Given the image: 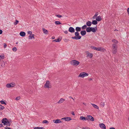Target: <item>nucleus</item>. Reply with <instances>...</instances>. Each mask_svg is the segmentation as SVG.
I'll return each instance as SVG.
<instances>
[{
    "label": "nucleus",
    "mask_w": 129,
    "mask_h": 129,
    "mask_svg": "<svg viewBox=\"0 0 129 129\" xmlns=\"http://www.w3.org/2000/svg\"><path fill=\"white\" fill-rule=\"evenodd\" d=\"M19 34L21 36L23 37L26 34L25 33L24 31H21Z\"/></svg>",
    "instance_id": "13"
},
{
    "label": "nucleus",
    "mask_w": 129,
    "mask_h": 129,
    "mask_svg": "<svg viewBox=\"0 0 129 129\" xmlns=\"http://www.w3.org/2000/svg\"><path fill=\"white\" fill-rule=\"evenodd\" d=\"M53 122L55 123H60L61 122V120L59 119H57L56 120H53Z\"/></svg>",
    "instance_id": "11"
},
{
    "label": "nucleus",
    "mask_w": 129,
    "mask_h": 129,
    "mask_svg": "<svg viewBox=\"0 0 129 129\" xmlns=\"http://www.w3.org/2000/svg\"><path fill=\"white\" fill-rule=\"evenodd\" d=\"M0 102L2 104H4L5 105H6V104L5 102L3 100L1 101Z\"/></svg>",
    "instance_id": "36"
},
{
    "label": "nucleus",
    "mask_w": 129,
    "mask_h": 129,
    "mask_svg": "<svg viewBox=\"0 0 129 129\" xmlns=\"http://www.w3.org/2000/svg\"><path fill=\"white\" fill-rule=\"evenodd\" d=\"M3 126V125L2 124H0V127H2Z\"/></svg>",
    "instance_id": "52"
},
{
    "label": "nucleus",
    "mask_w": 129,
    "mask_h": 129,
    "mask_svg": "<svg viewBox=\"0 0 129 129\" xmlns=\"http://www.w3.org/2000/svg\"><path fill=\"white\" fill-rule=\"evenodd\" d=\"M93 56V54L91 53H89L87 54V56L90 58H91Z\"/></svg>",
    "instance_id": "26"
},
{
    "label": "nucleus",
    "mask_w": 129,
    "mask_h": 129,
    "mask_svg": "<svg viewBox=\"0 0 129 129\" xmlns=\"http://www.w3.org/2000/svg\"><path fill=\"white\" fill-rule=\"evenodd\" d=\"M7 119L6 118H3L2 120V123H3V125H6V124L7 121Z\"/></svg>",
    "instance_id": "7"
},
{
    "label": "nucleus",
    "mask_w": 129,
    "mask_h": 129,
    "mask_svg": "<svg viewBox=\"0 0 129 129\" xmlns=\"http://www.w3.org/2000/svg\"><path fill=\"white\" fill-rule=\"evenodd\" d=\"M127 12L128 14L129 15V8H128L127 9Z\"/></svg>",
    "instance_id": "49"
},
{
    "label": "nucleus",
    "mask_w": 129,
    "mask_h": 129,
    "mask_svg": "<svg viewBox=\"0 0 129 129\" xmlns=\"http://www.w3.org/2000/svg\"><path fill=\"white\" fill-rule=\"evenodd\" d=\"M12 50L14 52H15L17 50V48L16 47H14L13 48Z\"/></svg>",
    "instance_id": "39"
},
{
    "label": "nucleus",
    "mask_w": 129,
    "mask_h": 129,
    "mask_svg": "<svg viewBox=\"0 0 129 129\" xmlns=\"http://www.w3.org/2000/svg\"><path fill=\"white\" fill-rule=\"evenodd\" d=\"M35 35L33 34H31V35L29 36V39L30 38V39H32V38H33L34 39H35V37H34Z\"/></svg>",
    "instance_id": "21"
},
{
    "label": "nucleus",
    "mask_w": 129,
    "mask_h": 129,
    "mask_svg": "<svg viewBox=\"0 0 129 129\" xmlns=\"http://www.w3.org/2000/svg\"><path fill=\"white\" fill-rule=\"evenodd\" d=\"M6 125H8V126H10V122H9V121L8 120H7L6 124Z\"/></svg>",
    "instance_id": "37"
},
{
    "label": "nucleus",
    "mask_w": 129,
    "mask_h": 129,
    "mask_svg": "<svg viewBox=\"0 0 129 129\" xmlns=\"http://www.w3.org/2000/svg\"><path fill=\"white\" fill-rule=\"evenodd\" d=\"M91 104L93 106V107L97 109H99V107L96 105L93 104Z\"/></svg>",
    "instance_id": "29"
},
{
    "label": "nucleus",
    "mask_w": 129,
    "mask_h": 129,
    "mask_svg": "<svg viewBox=\"0 0 129 129\" xmlns=\"http://www.w3.org/2000/svg\"><path fill=\"white\" fill-rule=\"evenodd\" d=\"M20 99V96H18L16 97V100H18Z\"/></svg>",
    "instance_id": "43"
},
{
    "label": "nucleus",
    "mask_w": 129,
    "mask_h": 129,
    "mask_svg": "<svg viewBox=\"0 0 129 129\" xmlns=\"http://www.w3.org/2000/svg\"><path fill=\"white\" fill-rule=\"evenodd\" d=\"M5 129H12V128H10L9 127H5Z\"/></svg>",
    "instance_id": "47"
},
{
    "label": "nucleus",
    "mask_w": 129,
    "mask_h": 129,
    "mask_svg": "<svg viewBox=\"0 0 129 129\" xmlns=\"http://www.w3.org/2000/svg\"><path fill=\"white\" fill-rule=\"evenodd\" d=\"M65 99L62 98H61L57 102L58 104H60L63 103Z\"/></svg>",
    "instance_id": "12"
},
{
    "label": "nucleus",
    "mask_w": 129,
    "mask_h": 129,
    "mask_svg": "<svg viewBox=\"0 0 129 129\" xmlns=\"http://www.w3.org/2000/svg\"><path fill=\"white\" fill-rule=\"evenodd\" d=\"M2 30L0 29V35L2 33Z\"/></svg>",
    "instance_id": "48"
},
{
    "label": "nucleus",
    "mask_w": 129,
    "mask_h": 129,
    "mask_svg": "<svg viewBox=\"0 0 129 129\" xmlns=\"http://www.w3.org/2000/svg\"><path fill=\"white\" fill-rule=\"evenodd\" d=\"M55 23L56 25H58L61 24V23L59 21H56L55 22Z\"/></svg>",
    "instance_id": "32"
},
{
    "label": "nucleus",
    "mask_w": 129,
    "mask_h": 129,
    "mask_svg": "<svg viewBox=\"0 0 129 129\" xmlns=\"http://www.w3.org/2000/svg\"><path fill=\"white\" fill-rule=\"evenodd\" d=\"M102 19L100 16L97 17L96 18V20L98 21H101Z\"/></svg>",
    "instance_id": "18"
},
{
    "label": "nucleus",
    "mask_w": 129,
    "mask_h": 129,
    "mask_svg": "<svg viewBox=\"0 0 129 129\" xmlns=\"http://www.w3.org/2000/svg\"><path fill=\"white\" fill-rule=\"evenodd\" d=\"M27 33L28 34H30V35H31L32 32L31 31H28Z\"/></svg>",
    "instance_id": "44"
},
{
    "label": "nucleus",
    "mask_w": 129,
    "mask_h": 129,
    "mask_svg": "<svg viewBox=\"0 0 129 129\" xmlns=\"http://www.w3.org/2000/svg\"><path fill=\"white\" fill-rule=\"evenodd\" d=\"M61 40H60L59 38H58L57 39L53 40L52 42H59Z\"/></svg>",
    "instance_id": "28"
},
{
    "label": "nucleus",
    "mask_w": 129,
    "mask_h": 129,
    "mask_svg": "<svg viewBox=\"0 0 129 129\" xmlns=\"http://www.w3.org/2000/svg\"><path fill=\"white\" fill-rule=\"evenodd\" d=\"M92 24V22L90 21H88L87 22L86 24L88 26H91Z\"/></svg>",
    "instance_id": "19"
},
{
    "label": "nucleus",
    "mask_w": 129,
    "mask_h": 129,
    "mask_svg": "<svg viewBox=\"0 0 129 129\" xmlns=\"http://www.w3.org/2000/svg\"><path fill=\"white\" fill-rule=\"evenodd\" d=\"M112 49H115L116 48H117V45H116L115 44H113L112 46Z\"/></svg>",
    "instance_id": "20"
},
{
    "label": "nucleus",
    "mask_w": 129,
    "mask_h": 129,
    "mask_svg": "<svg viewBox=\"0 0 129 129\" xmlns=\"http://www.w3.org/2000/svg\"><path fill=\"white\" fill-rule=\"evenodd\" d=\"M118 42L117 40H115V41L114 42V43L113 44H115L116 45H117V44H118Z\"/></svg>",
    "instance_id": "42"
},
{
    "label": "nucleus",
    "mask_w": 129,
    "mask_h": 129,
    "mask_svg": "<svg viewBox=\"0 0 129 129\" xmlns=\"http://www.w3.org/2000/svg\"><path fill=\"white\" fill-rule=\"evenodd\" d=\"M56 16L59 18H60L62 17V16L61 15H56Z\"/></svg>",
    "instance_id": "41"
},
{
    "label": "nucleus",
    "mask_w": 129,
    "mask_h": 129,
    "mask_svg": "<svg viewBox=\"0 0 129 129\" xmlns=\"http://www.w3.org/2000/svg\"><path fill=\"white\" fill-rule=\"evenodd\" d=\"M110 129H115V128L113 127H110Z\"/></svg>",
    "instance_id": "53"
},
{
    "label": "nucleus",
    "mask_w": 129,
    "mask_h": 129,
    "mask_svg": "<svg viewBox=\"0 0 129 129\" xmlns=\"http://www.w3.org/2000/svg\"><path fill=\"white\" fill-rule=\"evenodd\" d=\"M75 36L72 37V39L74 40H78L80 39L81 38V36H79V34L78 32L76 31L75 33Z\"/></svg>",
    "instance_id": "1"
},
{
    "label": "nucleus",
    "mask_w": 129,
    "mask_h": 129,
    "mask_svg": "<svg viewBox=\"0 0 129 129\" xmlns=\"http://www.w3.org/2000/svg\"><path fill=\"white\" fill-rule=\"evenodd\" d=\"M86 30L87 32L89 33L91 31V27H88L86 28Z\"/></svg>",
    "instance_id": "16"
},
{
    "label": "nucleus",
    "mask_w": 129,
    "mask_h": 129,
    "mask_svg": "<svg viewBox=\"0 0 129 129\" xmlns=\"http://www.w3.org/2000/svg\"><path fill=\"white\" fill-rule=\"evenodd\" d=\"M42 30L43 33L45 34H47L48 33V32L47 30L45 29L44 28H42Z\"/></svg>",
    "instance_id": "15"
},
{
    "label": "nucleus",
    "mask_w": 129,
    "mask_h": 129,
    "mask_svg": "<svg viewBox=\"0 0 129 129\" xmlns=\"http://www.w3.org/2000/svg\"><path fill=\"white\" fill-rule=\"evenodd\" d=\"M87 117H85L83 116H81L80 117V119L81 120H82L83 121L85 120H87Z\"/></svg>",
    "instance_id": "17"
},
{
    "label": "nucleus",
    "mask_w": 129,
    "mask_h": 129,
    "mask_svg": "<svg viewBox=\"0 0 129 129\" xmlns=\"http://www.w3.org/2000/svg\"><path fill=\"white\" fill-rule=\"evenodd\" d=\"M115 40V39H113V40H112V42H113L114 43V42L115 41V40Z\"/></svg>",
    "instance_id": "50"
},
{
    "label": "nucleus",
    "mask_w": 129,
    "mask_h": 129,
    "mask_svg": "<svg viewBox=\"0 0 129 129\" xmlns=\"http://www.w3.org/2000/svg\"><path fill=\"white\" fill-rule=\"evenodd\" d=\"M91 31L93 33H95L96 32V30L95 28L94 27H91Z\"/></svg>",
    "instance_id": "30"
},
{
    "label": "nucleus",
    "mask_w": 129,
    "mask_h": 129,
    "mask_svg": "<svg viewBox=\"0 0 129 129\" xmlns=\"http://www.w3.org/2000/svg\"><path fill=\"white\" fill-rule=\"evenodd\" d=\"M72 114L73 115H75V114L73 112H72Z\"/></svg>",
    "instance_id": "51"
},
{
    "label": "nucleus",
    "mask_w": 129,
    "mask_h": 129,
    "mask_svg": "<svg viewBox=\"0 0 129 129\" xmlns=\"http://www.w3.org/2000/svg\"><path fill=\"white\" fill-rule=\"evenodd\" d=\"M19 22L18 20H16L15 22L14 23V25H16Z\"/></svg>",
    "instance_id": "35"
},
{
    "label": "nucleus",
    "mask_w": 129,
    "mask_h": 129,
    "mask_svg": "<svg viewBox=\"0 0 129 129\" xmlns=\"http://www.w3.org/2000/svg\"><path fill=\"white\" fill-rule=\"evenodd\" d=\"M88 73L85 72H83L81 73L78 76L79 77L83 78L85 76H88Z\"/></svg>",
    "instance_id": "3"
},
{
    "label": "nucleus",
    "mask_w": 129,
    "mask_h": 129,
    "mask_svg": "<svg viewBox=\"0 0 129 129\" xmlns=\"http://www.w3.org/2000/svg\"><path fill=\"white\" fill-rule=\"evenodd\" d=\"M34 129H44V128L43 127H35L34 128Z\"/></svg>",
    "instance_id": "31"
},
{
    "label": "nucleus",
    "mask_w": 129,
    "mask_h": 129,
    "mask_svg": "<svg viewBox=\"0 0 129 129\" xmlns=\"http://www.w3.org/2000/svg\"><path fill=\"white\" fill-rule=\"evenodd\" d=\"M87 117V120H90L91 121H93L94 120V119L92 116L90 115H88Z\"/></svg>",
    "instance_id": "4"
},
{
    "label": "nucleus",
    "mask_w": 129,
    "mask_h": 129,
    "mask_svg": "<svg viewBox=\"0 0 129 129\" xmlns=\"http://www.w3.org/2000/svg\"><path fill=\"white\" fill-rule=\"evenodd\" d=\"M68 31L71 33H74L75 32V29L73 27H70L69 28Z\"/></svg>",
    "instance_id": "6"
},
{
    "label": "nucleus",
    "mask_w": 129,
    "mask_h": 129,
    "mask_svg": "<svg viewBox=\"0 0 129 129\" xmlns=\"http://www.w3.org/2000/svg\"><path fill=\"white\" fill-rule=\"evenodd\" d=\"M49 81H47L44 85L45 87V88H49Z\"/></svg>",
    "instance_id": "9"
},
{
    "label": "nucleus",
    "mask_w": 129,
    "mask_h": 129,
    "mask_svg": "<svg viewBox=\"0 0 129 129\" xmlns=\"http://www.w3.org/2000/svg\"><path fill=\"white\" fill-rule=\"evenodd\" d=\"M100 105L102 106L103 107H104L105 105L104 102H101V103Z\"/></svg>",
    "instance_id": "40"
},
{
    "label": "nucleus",
    "mask_w": 129,
    "mask_h": 129,
    "mask_svg": "<svg viewBox=\"0 0 129 129\" xmlns=\"http://www.w3.org/2000/svg\"><path fill=\"white\" fill-rule=\"evenodd\" d=\"M64 32L66 34H67L68 33V32L67 30H66L65 31H64Z\"/></svg>",
    "instance_id": "46"
},
{
    "label": "nucleus",
    "mask_w": 129,
    "mask_h": 129,
    "mask_svg": "<svg viewBox=\"0 0 129 129\" xmlns=\"http://www.w3.org/2000/svg\"><path fill=\"white\" fill-rule=\"evenodd\" d=\"M55 39V37L53 36L52 37V39Z\"/></svg>",
    "instance_id": "56"
},
{
    "label": "nucleus",
    "mask_w": 129,
    "mask_h": 129,
    "mask_svg": "<svg viewBox=\"0 0 129 129\" xmlns=\"http://www.w3.org/2000/svg\"><path fill=\"white\" fill-rule=\"evenodd\" d=\"M99 125L100 127L103 129H106V126L103 123H100Z\"/></svg>",
    "instance_id": "8"
},
{
    "label": "nucleus",
    "mask_w": 129,
    "mask_h": 129,
    "mask_svg": "<svg viewBox=\"0 0 129 129\" xmlns=\"http://www.w3.org/2000/svg\"><path fill=\"white\" fill-rule=\"evenodd\" d=\"M72 120V118L71 117H66L65 118V121H69Z\"/></svg>",
    "instance_id": "24"
},
{
    "label": "nucleus",
    "mask_w": 129,
    "mask_h": 129,
    "mask_svg": "<svg viewBox=\"0 0 129 129\" xmlns=\"http://www.w3.org/2000/svg\"><path fill=\"white\" fill-rule=\"evenodd\" d=\"M5 108V107L4 106H2L0 104V110H3Z\"/></svg>",
    "instance_id": "34"
},
{
    "label": "nucleus",
    "mask_w": 129,
    "mask_h": 129,
    "mask_svg": "<svg viewBox=\"0 0 129 129\" xmlns=\"http://www.w3.org/2000/svg\"><path fill=\"white\" fill-rule=\"evenodd\" d=\"M72 99L73 100V101H74V99L73 98V99Z\"/></svg>",
    "instance_id": "60"
},
{
    "label": "nucleus",
    "mask_w": 129,
    "mask_h": 129,
    "mask_svg": "<svg viewBox=\"0 0 129 129\" xmlns=\"http://www.w3.org/2000/svg\"><path fill=\"white\" fill-rule=\"evenodd\" d=\"M90 80H92V79L91 78H90Z\"/></svg>",
    "instance_id": "61"
},
{
    "label": "nucleus",
    "mask_w": 129,
    "mask_h": 129,
    "mask_svg": "<svg viewBox=\"0 0 129 129\" xmlns=\"http://www.w3.org/2000/svg\"><path fill=\"white\" fill-rule=\"evenodd\" d=\"M98 21L96 20H92V23L93 25H96L98 23Z\"/></svg>",
    "instance_id": "23"
},
{
    "label": "nucleus",
    "mask_w": 129,
    "mask_h": 129,
    "mask_svg": "<svg viewBox=\"0 0 129 129\" xmlns=\"http://www.w3.org/2000/svg\"><path fill=\"white\" fill-rule=\"evenodd\" d=\"M128 120H129V117H128Z\"/></svg>",
    "instance_id": "62"
},
{
    "label": "nucleus",
    "mask_w": 129,
    "mask_h": 129,
    "mask_svg": "<svg viewBox=\"0 0 129 129\" xmlns=\"http://www.w3.org/2000/svg\"><path fill=\"white\" fill-rule=\"evenodd\" d=\"M90 48L93 49L97 51H102V50H101V48L100 47L98 48H96L93 46H91Z\"/></svg>",
    "instance_id": "5"
},
{
    "label": "nucleus",
    "mask_w": 129,
    "mask_h": 129,
    "mask_svg": "<svg viewBox=\"0 0 129 129\" xmlns=\"http://www.w3.org/2000/svg\"><path fill=\"white\" fill-rule=\"evenodd\" d=\"M86 31L85 30H82L80 32L82 36H84L86 35Z\"/></svg>",
    "instance_id": "14"
},
{
    "label": "nucleus",
    "mask_w": 129,
    "mask_h": 129,
    "mask_svg": "<svg viewBox=\"0 0 129 129\" xmlns=\"http://www.w3.org/2000/svg\"><path fill=\"white\" fill-rule=\"evenodd\" d=\"M7 45L6 43H4V48H6Z\"/></svg>",
    "instance_id": "45"
},
{
    "label": "nucleus",
    "mask_w": 129,
    "mask_h": 129,
    "mask_svg": "<svg viewBox=\"0 0 129 129\" xmlns=\"http://www.w3.org/2000/svg\"><path fill=\"white\" fill-rule=\"evenodd\" d=\"M117 52V48L112 49V53L114 54H116Z\"/></svg>",
    "instance_id": "25"
},
{
    "label": "nucleus",
    "mask_w": 129,
    "mask_h": 129,
    "mask_svg": "<svg viewBox=\"0 0 129 129\" xmlns=\"http://www.w3.org/2000/svg\"><path fill=\"white\" fill-rule=\"evenodd\" d=\"M43 123H49V122L46 120H43Z\"/></svg>",
    "instance_id": "38"
},
{
    "label": "nucleus",
    "mask_w": 129,
    "mask_h": 129,
    "mask_svg": "<svg viewBox=\"0 0 129 129\" xmlns=\"http://www.w3.org/2000/svg\"><path fill=\"white\" fill-rule=\"evenodd\" d=\"M70 63L72 65L74 66H77L79 65L80 62L76 60H73L71 61Z\"/></svg>",
    "instance_id": "2"
},
{
    "label": "nucleus",
    "mask_w": 129,
    "mask_h": 129,
    "mask_svg": "<svg viewBox=\"0 0 129 129\" xmlns=\"http://www.w3.org/2000/svg\"><path fill=\"white\" fill-rule=\"evenodd\" d=\"M95 28L96 30V31L97 30V28L96 27Z\"/></svg>",
    "instance_id": "55"
},
{
    "label": "nucleus",
    "mask_w": 129,
    "mask_h": 129,
    "mask_svg": "<svg viewBox=\"0 0 129 129\" xmlns=\"http://www.w3.org/2000/svg\"><path fill=\"white\" fill-rule=\"evenodd\" d=\"M69 98L71 99H73V98L71 96H70L69 97Z\"/></svg>",
    "instance_id": "57"
},
{
    "label": "nucleus",
    "mask_w": 129,
    "mask_h": 129,
    "mask_svg": "<svg viewBox=\"0 0 129 129\" xmlns=\"http://www.w3.org/2000/svg\"><path fill=\"white\" fill-rule=\"evenodd\" d=\"M87 28V25H84L83 26L81 27L82 29L83 30L84 29H85L86 28Z\"/></svg>",
    "instance_id": "33"
},
{
    "label": "nucleus",
    "mask_w": 129,
    "mask_h": 129,
    "mask_svg": "<svg viewBox=\"0 0 129 129\" xmlns=\"http://www.w3.org/2000/svg\"><path fill=\"white\" fill-rule=\"evenodd\" d=\"M18 43V42H17L16 43V44H17Z\"/></svg>",
    "instance_id": "59"
},
{
    "label": "nucleus",
    "mask_w": 129,
    "mask_h": 129,
    "mask_svg": "<svg viewBox=\"0 0 129 129\" xmlns=\"http://www.w3.org/2000/svg\"><path fill=\"white\" fill-rule=\"evenodd\" d=\"M83 104L84 105H86V103H83Z\"/></svg>",
    "instance_id": "58"
},
{
    "label": "nucleus",
    "mask_w": 129,
    "mask_h": 129,
    "mask_svg": "<svg viewBox=\"0 0 129 129\" xmlns=\"http://www.w3.org/2000/svg\"><path fill=\"white\" fill-rule=\"evenodd\" d=\"M13 84L12 83H11L10 84H8L6 85V87L7 88H10L14 87V86H12Z\"/></svg>",
    "instance_id": "10"
},
{
    "label": "nucleus",
    "mask_w": 129,
    "mask_h": 129,
    "mask_svg": "<svg viewBox=\"0 0 129 129\" xmlns=\"http://www.w3.org/2000/svg\"><path fill=\"white\" fill-rule=\"evenodd\" d=\"M64 40H67V39H65Z\"/></svg>",
    "instance_id": "63"
},
{
    "label": "nucleus",
    "mask_w": 129,
    "mask_h": 129,
    "mask_svg": "<svg viewBox=\"0 0 129 129\" xmlns=\"http://www.w3.org/2000/svg\"><path fill=\"white\" fill-rule=\"evenodd\" d=\"M65 118H66V117H64V118H62L61 119H64L65 120Z\"/></svg>",
    "instance_id": "54"
},
{
    "label": "nucleus",
    "mask_w": 129,
    "mask_h": 129,
    "mask_svg": "<svg viewBox=\"0 0 129 129\" xmlns=\"http://www.w3.org/2000/svg\"><path fill=\"white\" fill-rule=\"evenodd\" d=\"M75 30L77 32L80 31L81 30V28L78 27H77L76 28Z\"/></svg>",
    "instance_id": "22"
},
{
    "label": "nucleus",
    "mask_w": 129,
    "mask_h": 129,
    "mask_svg": "<svg viewBox=\"0 0 129 129\" xmlns=\"http://www.w3.org/2000/svg\"><path fill=\"white\" fill-rule=\"evenodd\" d=\"M99 14V13L98 12H97L96 13L94 16L92 17L93 19H94Z\"/></svg>",
    "instance_id": "27"
}]
</instances>
